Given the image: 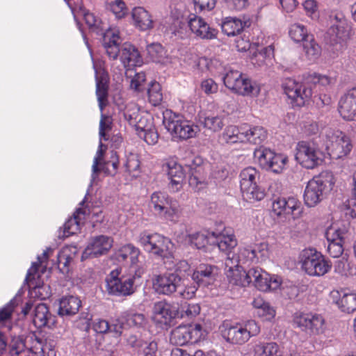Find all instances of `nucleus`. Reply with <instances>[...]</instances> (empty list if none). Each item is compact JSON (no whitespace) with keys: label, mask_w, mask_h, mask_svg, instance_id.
<instances>
[{"label":"nucleus","mask_w":356,"mask_h":356,"mask_svg":"<svg viewBox=\"0 0 356 356\" xmlns=\"http://www.w3.org/2000/svg\"><path fill=\"white\" fill-rule=\"evenodd\" d=\"M189 265L186 261H179L175 267L174 272H168L157 275L154 282V287L159 294L170 296L177 292L181 286L182 272H187Z\"/></svg>","instance_id":"1"},{"label":"nucleus","mask_w":356,"mask_h":356,"mask_svg":"<svg viewBox=\"0 0 356 356\" xmlns=\"http://www.w3.org/2000/svg\"><path fill=\"white\" fill-rule=\"evenodd\" d=\"M302 270L308 275L323 276L332 268V264L320 252L315 249H305L300 255Z\"/></svg>","instance_id":"2"},{"label":"nucleus","mask_w":356,"mask_h":356,"mask_svg":"<svg viewBox=\"0 0 356 356\" xmlns=\"http://www.w3.org/2000/svg\"><path fill=\"white\" fill-rule=\"evenodd\" d=\"M240 187L243 197L248 202L260 201L266 193L263 188L257 184L259 173L255 168L248 167L240 173Z\"/></svg>","instance_id":"3"},{"label":"nucleus","mask_w":356,"mask_h":356,"mask_svg":"<svg viewBox=\"0 0 356 356\" xmlns=\"http://www.w3.org/2000/svg\"><path fill=\"white\" fill-rule=\"evenodd\" d=\"M335 22L327 32L326 40L331 50L338 54L346 48L349 38L350 26L348 21L342 16L336 15Z\"/></svg>","instance_id":"4"},{"label":"nucleus","mask_w":356,"mask_h":356,"mask_svg":"<svg viewBox=\"0 0 356 356\" xmlns=\"http://www.w3.org/2000/svg\"><path fill=\"white\" fill-rule=\"evenodd\" d=\"M260 332V327L254 320H250L243 323H236L227 327L223 331V337L232 344L243 345L252 337L257 336Z\"/></svg>","instance_id":"5"},{"label":"nucleus","mask_w":356,"mask_h":356,"mask_svg":"<svg viewBox=\"0 0 356 356\" xmlns=\"http://www.w3.org/2000/svg\"><path fill=\"white\" fill-rule=\"evenodd\" d=\"M225 86L236 93L242 95H256L259 92V88L251 80L243 78L242 73L231 67H225L222 75Z\"/></svg>","instance_id":"6"},{"label":"nucleus","mask_w":356,"mask_h":356,"mask_svg":"<svg viewBox=\"0 0 356 356\" xmlns=\"http://www.w3.org/2000/svg\"><path fill=\"white\" fill-rule=\"evenodd\" d=\"M163 124L173 137L182 140L193 138L195 136L197 127L189 121L184 120L180 116L170 111L163 113Z\"/></svg>","instance_id":"7"},{"label":"nucleus","mask_w":356,"mask_h":356,"mask_svg":"<svg viewBox=\"0 0 356 356\" xmlns=\"http://www.w3.org/2000/svg\"><path fill=\"white\" fill-rule=\"evenodd\" d=\"M296 150V159L305 168L313 169L323 162V152L314 140L298 142Z\"/></svg>","instance_id":"8"},{"label":"nucleus","mask_w":356,"mask_h":356,"mask_svg":"<svg viewBox=\"0 0 356 356\" xmlns=\"http://www.w3.org/2000/svg\"><path fill=\"white\" fill-rule=\"evenodd\" d=\"M321 138L324 141L328 154L336 158L347 155L352 149L349 138L339 131L326 129L321 134Z\"/></svg>","instance_id":"9"},{"label":"nucleus","mask_w":356,"mask_h":356,"mask_svg":"<svg viewBox=\"0 0 356 356\" xmlns=\"http://www.w3.org/2000/svg\"><path fill=\"white\" fill-rule=\"evenodd\" d=\"M331 179L332 175L325 172L308 181L304 193V201L307 207H314L323 200L327 184H331Z\"/></svg>","instance_id":"10"},{"label":"nucleus","mask_w":356,"mask_h":356,"mask_svg":"<svg viewBox=\"0 0 356 356\" xmlns=\"http://www.w3.org/2000/svg\"><path fill=\"white\" fill-rule=\"evenodd\" d=\"M293 325L309 335H318L325 331V319L318 314L298 312L293 315Z\"/></svg>","instance_id":"11"},{"label":"nucleus","mask_w":356,"mask_h":356,"mask_svg":"<svg viewBox=\"0 0 356 356\" xmlns=\"http://www.w3.org/2000/svg\"><path fill=\"white\" fill-rule=\"evenodd\" d=\"M138 242L146 252L160 257H167L169 254L171 241L156 233L141 232L138 238Z\"/></svg>","instance_id":"12"},{"label":"nucleus","mask_w":356,"mask_h":356,"mask_svg":"<svg viewBox=\"0 0 356 356\" xmlns=\"http://www.w3.org/2000/svg\"><path fill=\"white\" fill-rule=\"evenodd\" d=\"M254 157L263 169L277 174L282 172L288 161V158L285 155L277 154L265 147L255 149Z\"/></svg>","instance_id":"13"},{"label":"nucleus","mask_w":356,"mask_h":356,"mask_svg":"<svg viewBox=\"0 0 356 356\" xmlns=\"http://www.w3.org/2000/svg\"><path fill=\"white\" fill-rule=\"evenodd\" d=\"M135 277H118V272L113 270L106 278V290L109 295L127 296L135 292Z\"/></svg>","instance_id":"14"},{"label":"nucleus","mask_w":356,"mask_h":356,"mask_svg":"<svg viewBox=\"0 0 356 356\" xmlns=\"http://www.w3.org/2000/svg\"><path fill=\"white\" fill-rule=\"evenodd\" d=\"M284 93L296 106H302L312 96V90L295 80L288 79L282 84Z\"/></svg>","instance_id":"15"},{"label":"nucleus","mask_w":356,"mask_h":356,"mask_svg":"<svg viewBox=\"0 0 356 356\" xmlns=\"http://www.w3.org/2000/svg\"><path fill=\"white\" fill-rule=\"evenodd\" d=\"M249 275H252L251 283L261 291H268L278 289L282 283V279L277 275H270L259 267L252 268L249 270Z\"/></svg>","instance_id":"16"},{"label":"nucleus","mask_w":356,"mask_h":356,"mask_svg":"<svg viewBox=\"0 0 356 356\" xmlns=\"http://www.w3.org/2000/svg\"><path fill=\"white\" fill-rule=\"evenodd\" d=\"M112 239L100 235L92 238L82 254V259L106 254L112 247Z\"/></svg>","instance_id":"17"},{"label":"nucleus","mask_w":356,"mask_h":356,"mask_svg":"<svg viewBox=\"0 0 356 356\" xmlns=\"http://www.w3.org/2000/svg\"><path fill=\"white\" fill-rule=\"evenodd\" d=\"M339 112L346 120H356V87L348 90L339 102Z\"/></svg>","instance_id":"18"},{"label":"nucleus","mask_w":356,"mask_h":356,"mask_svg":"<svg viewBox=\"0 0 356 356\" xmlns=\"http://www.w3.org/2000/svg\"><path fill=\"white\" fill-rule=\"evenodd\" d=\"M188 26L191 31L201 39L211 40L217 37L218 31L208 24L204 19L195 15L188 18Z\"/></svg>","instance_id":"19"},{"label":"nucleus","mask_w":356,"mask_h":356,"mask_svg":"<svg viewBox=\"0 0 356 356\" xmlns=\"http://www.w3.org/2000/svg\"><path fill=\"white\" fill-rule=\"evenodd\" d=\"M170 342L177 346L196 343L199 340L198 331L188 325H179L171 332Z\"/></svg>","instance_id":"20"},{"label":"nucleus","mask_w":356,"mask_h":356,"mask_svg":"<svg viewBox=\"0 0 356 356\" xmlns=\"http://www.w3.org/2000/svg\"><path fill=\"white\" fill-rule=\"evenodd\" d=\"M165 171L170 180V187L172 191H179L182 188L185 178L182 166L175 161H170L166 163Z\"/></svg>","instance_id":"21"},{"label":"nucleus","mask_w":356,"mask_h":356,"mask_svg":"<svg viewBox=\"0 0 356 356\" xmlns=\"http://www.w3.org/2000/svg\"><path fill=\"white\" fill-rule=\"evenodd\" d=\"M176 238L177 242L184 245L193 246L197 249H202L207 244L212 243V241H211L212 238L210 236L200 232L189 234L186 231L185 232H181L177 234Z\"/></svg>","instance_id":"22"},{"label":"nucleus","mask_w":356,"mask_h":356,"mask_svg":"<svg viewBox=\"0 0 356 356\" xmlns=\"http://www.w3.org/2000/svg\"><path fill=\"white\" fill-rule=\"evenodd\" d=\"M153 313L158 319L161 321L163 319L167 323L179 316V308L177 305L161 300L154 303Z\"/></svg>","instance_id":"23"},{"label":"nucleus","mask_w":356,"mask_h":356,"mask_svg":"<svg viewBox=\"0 0 356 356\" xmlns=\"http://www.w3.org/2000/svg\"><path fill=\"white\" fill-rule=\"evenodd\" d=\"M120 59L124 67L127 70L140 65L142 63L138 49L129 43H124L121 46Z\"/></svg>","instance_id":"24"},{"label":"nucleus","mask_w":356,"mask_h":356,"mask_svg":"<svg viewBox=\"0 0 356 356\" xmlns=\"http://www.w3.org/2000/svg\"><path fill=\"white\" fill-rule=\"evenodd\" d=\"M33 323L38 328L51 327L56 323V316L49 312L46 304L40 303L35 307Z\"/></svg>","instance_id":"25"},{"label":"nucleus","mask_w":356,"mask_h":356,"mask_svg":"<svg viewBox=\"0 0 356 356\" xmlns=\"http://www.w3.org/2000/svg\"><path fill=\"white\" fill-rule=\"evenodd\" d=\"M120 38L118 32L108 30L104 35L103 46L110 59L115 60L121 51Z\"/></svg>","instance_id":"26"},{"label":"nucleus","mask_w":356,"mask_h":356,"mask_svg":"<svg viewBox=\"0 0 356 356\" xmlns=\"http://www.w3.org/2000/svg\"><path fill=\"white\" fill-rule=\"evenodd\" d=\"M300 202L293 197H278L273 203V211L278 216L283 214H293L300 209Z\"/></svg>","instance_id":"27"},{"label":"nucleus","mask_w":356,"mask_h":356,"mask_svg":"<svg viewBox=\"0 0 356 356\" xmlns=\"http://www.w3.org/2000/svg\"><path fill=\"white\" fill-rule=\"evenodd\" d=\"M198 122L209 131L218 132L225 126V117L218 115H213L209 112H201L198 114Z\"/></svg>","instance_id":"28"},{"label":"nucleus","mask_w":356,"mask_h":356,"mask_svg":"<svg viewBox=\"0 0 356 356\" xmlns=\"http://www.w3.org/2000/svg\"><path fill=\"white\" fill-rule=\"evenodd\" d=\"M214 266L207 264H200L192 275L193 281L198 286H207L215 280Z\"/></svg>","instance_id":"29"},{"label":"nucleus","mask_w":356,"mask_h":356,"mask_svg":"<svg viewBox=\"0 0 356 356\" xmlns=\"http://www.w3.org/2000/svg\"><path fill=\"white\" fill-rule=\"evenodd\" d=\"M134 25L140 31L150 30L154 27L152 15L142 7L134 8L132 10Z\"/></svg>","instance_id":"30"},{"label":"nucleus","mask_w":356,"mask_h":356,"mask_svg":"<svg viewBox=\"0 0 356 356\" xmlns=\"http://www.w3.org/2000/svg\"><path fill=\"white\" fill-rule=\"evenodd\" d=\"M242 131L245 137L244 143H250L254 145H259L264 141L267 137V132L264 127L255 126L250 127L248 125H242Z\"/></svg>","instance_id":"31"},{"label":"nucleus","mask_w":356,"mask_h":356,"mask_svg":"<svg viewBox=\"0 0 356 356\" xmlns=\"http://www.w3.org/2000/svg\"><path fill=\"white\" fill-rule=\"evenodd\" d=\"M264 244H254L245 245L239 249V255L243 264L247 262H257L259 259L258 254L264 256Z\"/></svg>","instance_id":"32"},{"label":"nucleus","mask_w":356,"mask_h":356,"mask_svg":"<svg viewBox=\"0 0 356 356\" xmlns=\"http://www.w3.org/2000/svg\"><path fill=\"white\" fill-rule=\"evenodd\" d=\"M81 306V300L75 296L63 297L59 303L58 314L60 316H73L76 314Z\"/></svg>","instance_id":"33"},{"label":"nucleus","mask_w":356,"mask_h":356,"mask_svg":"<svg viewBox=\"0 0 356 356\" xmlns=\"http://www.w3.org/2000/svg\"><path fill=\"white\" fill-rule=\"evenodd\" d=\"M226 274L229 282L233 285L245 287L252 282V275H249V270L246 272L243 267L227 270Z\"/></svg>","instance_id":"34"},{"label":"nucleus","mask_w":356,"mask_h":356,"mask_svg":"<svg viewBox=\"0 0 356 356\" xmlns=\"http://www.w3.org/2000/svg\"><path fill=\"white\" fill-rule=\"evenodd\" d=\"M25 339L27 353L45 356L47 348L48 347L47 342L44 343L43 340L35 333H30L25 337Z\"/></svg>","instance_id":"35"},{"label":"nucleus","mask_w":356,"mask_h":356,"mask_svg":"<svg viewBox=\"0 0 356 356\" xmlns=\"http://www.w3.org/2000/svg\"><path fill=\"white\" fill-rule=\"evenodd\" d=\"M26 339L22 336H12L8 339L6 356H19L27 350Z\"/></svg>","instance_id":"36"},{"label":"nucleus","mask_w":356,"mask_h":356,"mask_svg":"<svg viewBox=\"0 0 356 356\" xmlns=\"http://www.w3.org/2000/svg\"><path fill=\"white\" fill-rule=\"evenodd\" d=\"M212 244H216L220 251L227 254L236 247L237 240L233 234L223 232L215 237V241H212Z\"/></svg>","instance_id":"37"},{"label":"nucleus","mask_w":356,"mask_h":356,"mask_svg":"<svg viewBox=\"0 0 356 356\" xmlns=\"http://www.w3.org/2000/svg\"><path fill=\"white\" fill-rule=\"evenodd\" d=\"M77 250L75 246L63 248L58 254V268L60 271L65 273L68 271V266L73 261Z\"/></svg>","instance_id":"38"},{"label":"nucleus","mask_w":356,"mask_h":356,"mask_svg":"<svg viewBox=\"0 0 356 356\" xmlns=\"http://www.w3.org/2000/svg\"><path fill=\"white\" fill-rule=\"evenodd\" d=\"M243 28V22L236 17H226L221 24L222 31L228 36L239 34Z\"/></svg>","instance_id":"39"},{"label":"nucleus","mask_w":356,"mask_h":356,"mask_svg":"<svg viewBox=\"0 0 356 356\" xmlns=\"http://www.w3.org/2000/svg\"><path fill=\"white\" fill-rule=\"evenodd\" d=\"M245 136L242 131V126H228L220 136L221 140L226 143H244Z\"/></svg>","instance_id":"40"},{"label":"nucleus","mask_w":356,"mask_h":356,"mask_svg":"<svg viewBox=\"0 0 356 356\" xmlns=\"http://www.w3.org/2000/svg\"><path fill=\"white\" fill-rule=\"evenodd\" d=\"M140 253L138 248L131 244H127L120 249L118 257L122 261L129 259L131 266H135L138 262Z\"/></svg>","instance_id":"41"},{"label":"nucleus","mask_w":356,"mask_h":356,"mask_svg":"<svg viewBox=\"0 0 356 356\" xmlns=\"http://www.w3.org/2000/svg\"><path fill=\"white\" fill-rule=\"evenodd\" d=\"M343 293L340 300L337 302L339 307L343 312L352 313L356 310V293Z\"/></svg>","instance_id":"42"},{"label":"nucleus","mask_w":356,"mask_h":356,"mask_svg":"<svg viewBox=\"0 0 356 356\" xmlns=\"http://www.w3.org/2000/svg\"><path fill=\"white\" fill-rule=\"evenodd\" d=\"M108 86L106 81L96 75V95L100 110L102 111L108 102Z\"/></svg>","instance_id":"43"},{"label":"nucleus","mask_w":356,"mask_h":356,"mask_svg":"<svg viewBox=\"0 0 356 356\" xmlns=\"http://www.w3.org/2000/svg\"><path fill=\"white\" fill-rule=\"evenodd\" d=\"M257 356H280L279 346L275 342H261L254 348Z\"/></svg>","instance_id":"44"},{"label":"nucleus","mask_w":356,"mask_h":356,"mask_svg":"<svg viewBox=\"0 0 356 356\" xmlns=\"http://www.w3.org/2000/svg\"><path fill=\"white\" fill-rule=\"evenodd\" d=\"M303 50L308 59L314 60L317 59L321 53V48L315 41L313 35L302 42Z\"/></svg>","instance_id":"45"},{"label":"nucleus","mask_w":356,"mask_h":356,"mask_svg":"<svg viewBox=\"0 0 356 356\" xmlns=\"http://www.w3.org/2000/svg\"><path fill=\"white\" fill-rule=\"evenodd\" d=\"M169 197L161 192H154L151 195L150 207L159 214H161L168 206Z\"/></svg>","instance_id":"46"},{"label":"nucleus","mask_w":356,"mask_h":356,"mask_svg":"<svg viewBox=\"0 0 356 356\" xmlns=\"http://www.w3.org/2000/svg\"><path fill=\"white\" fill-rule=\"evenodd\" d=\"M87 213V211L85 208H79L76 209L74 214V218L69 219L64 224V232L68 235L73 234L79 229V221L81 220V218L79 215L85 216Z\"/></svg>","instance_id":"47"},{"label":"nucleus","mask_w":356,"mask_h":356,"mask_svg":"<svg viewBox=\"0 0 356 356\" xmlns=\"http://www.w3.org/2000/svg\"><path fill=\"white\" fill-rule=\"evenodd\" d=\"M148 99L152 105L156 106L161 104L163 100L161 86L156 81L151 82L147 89Z\"/></svg>","instance_id":"48"},{"label":"nucleus","mask_w":356,"mask_h":356,"mask_svg":"<svg viewBox=\"0 0 356 356\" xmlns=\"http://www.w3.org/2000/svg\"><path fill=\"white\" fill-rule=\"evenodd\" d=\"M181 207L177 200L169 198L168 206L165 208L163 213L165 218L170 221H177L181 214Z\"/></svg>","instance_id":"49"},{"label":"nucleus","mask_w":356,"mask_h":356,"mask_svg":"<svg viewBox=\"0 0 356 356\" xmlns=\"http://www.w3.org/2000/svg\"><path fill=\"white\" fill-rule=\"evenodd\" d=\"M189 186L195 191H200L207 185V177L204 172L197 171L190 172L188 179Z\"/></svg>","instance_id":"50"},{"label":"nucleus","mask_w":356,"mask_h":356,"mask_svg":"<svg viewBox=\"0 0 356 356\" xmlns=\"http://www.w3.org/2000/svg\"><path fill=\"white\" fill-rule=\"evenodd\" d=\"M289 33L291 38L296 42H303L309 38V36L312 35V34H309L305 26L300 24L291 25Z\"/></svg>","instance_id":"51"},{"label":"nucleus","mask_w":356,"mask_h":356,"mask_svg":"<svg viewBox=\"0 0 356 356\" xmlns=\"http://www.w3.org/2000/svg\"><path fill=\"white\" fill-rule=\"evenodd\" d=\"M19 302V300L15 297L0 309V323H6L11 321L13 313Z\"/></svg>","instance_id":"52"},{"label":"nucleus","mask_w":356,"mask_h":356,"mask_svg":"<svg viewBox=\"0 0 356 356\" xmlns=\"http://www.w3.org/2000/svg\"><path fill=\"white\" fill-rule=\"evenodd\" d=\"M273 54V49L271 46L263 48L259 52L256 53L252 58L251 62L253 65L259 67L266 64V60Z\"/></svg>","instance_id":"53"},{"label":"nucleus","mask_w":356,"mask_h":356,"mask_svg":"<svg viewBox=\"0 0 356 356\" xmlns=\"http://www.w3.org/2000/svg\"><path fill=\"white\" fill-rule=\"evenodd\" d=\"M149 58L155 63H159L165 56V51L159 43H152L147 46Z\"/></svg>","instance_id":"54"},{"label":"nucleus","mask_w":356,"mask_h":356,"mask_svg":"<svg viewBox=\"0 0 356 356\" xmlns=\"http://www.w3.org/2000/svg\"><path fill=\"white\" fill-rule=\"evenodd\" d=\"M122 318L129 326L140 327L145 323V317L142 314L125 312L122 313Z\"/></svg>","instance_id":"55"},{"label":"nucleus","mask_w":356,"mask_h":356,"mask_svg":"<svg viewBox=\"0 0 356 356\" xmlns=\"http://www.w3.org/2000/svg\"><path fill=\"white\" fill-rule=\"evenodd\" d=\"M140 162L138 159L137 155L131 154L127 156V162L124 164V166L127 169V171L132 175L133 177H138L139 174V168H140Z\"/></svg>","instance_id":"56"},{"label":"nucleus","mask_w":356,"mask_h":356,"mask_svg":"<svg viewBox=\"0 0 356 356\" xmlns=\"http://www.w3.org/2000/svg\"><path fill=\"white\" fill-rule=\"evenodd\" d=\"M200 312V307L197 304H186L179 310V316L181 318H193Z\"/></svg>","instance_id":"57"},{"label":"nucleus","mask_w":356,"mask_h":356,"mask_svg":"<svg viewBox=\"0 0 356 356\" xmlns=\"http://www.w3.org/2000/svg\"><path fill=\"white\" fill-rule=\"evenodd\" d=\"M106 146L104 145L100 140V143L99 145V149L97 152V155L94 159L93 164L92 166V177L93 180L96 178L98 173H99L102 170L100 168V165H102L101 161L102 159L103 154H104V152L106 151Z\"/></svg>","instance_id":"58"},{"label":"nucleus","mask_w":356,"mask_h":356,"mask_svg":"<svg viewBox=\"0 0 356 356\" xmlns=\"http://www.w3.org/2000/svg\"><path fill=\"white\" fill-rule=\"evenodd\" d=\"M226 255L227 257L225 261L226 271L242 267L240 265V263L242 261L239 253L237 254L233 251H229Z\"/></svg>","instance_id":"59"},{"label":"nucleus","mask_w":356,"mask_h":356,"mask_svg":"<svg viewBox=\"0 0 356 356\" xmlns=\"http://www.w3.org/2000/svg\"><path fill=\"white\" fill-rule=\"evenodd\" d=\"M346 233L345 229L332 227L327 230L326 237L328 242H343Z\"/></svg>","instance_id":"60"},{"label":"nucleus","mask_w":356,"mask_h":356,"mask_svg":"<svg viewBox=\"0 0 356 356\" xmlns=\"http://www.w3.org/2000/svg\"><path fill=\"white\" fill-rule=\"evenodd\" d=\"M157 350L158 345L156 341H144L140 346V350H138V353L140 356H156Z\"/></svg>","instance_id":"61"},{"label":"nucleus","mask_w":356,"mask_h":356,"mask_svg":"<svg viewBox=\"0 0 356 356\" xmlns=\"http://www.w3.org/2000/svg\"><path fill=\"white\" fill-rule=\"evenodd\" d=\"M112 129V122L109 116L102 114L99 122V136L100 140H108V136L106 133Z\"/></svg>","instance_id":"62"},{"label":"nucleus","mask_w":356,"mask_h":356,"mask_svg":"<svg viewBox=\"0 0 356 356\" xmlns=\"http://www.w3.org/2000/svg\"><path fill=\"white\" fill-rule=\"evenodd\" d=\"M110 10L118 19L123 18L128 13L125 3L122 0H115L110 3Z\"/></svg>","instance_id":"63"},{"label":"nucleus","mask_w":356,"mask_h":356,"mask_svg":"<svg viewBox=\"0 0 356 356\" xmlns=\"http://www.w3.org/2000/svg\"><path fill=\"white\" fill-rule=\"evenodd\" d=\"M197 290V286L195 284H184L181 281V288L177 291L179 296L184 299L193 298Z\"/></svg>","instance_id":"64"}]
</instances>
